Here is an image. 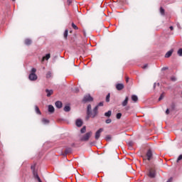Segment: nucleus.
Returning <instances> with one entry per match:
<instances>
[{"label":"nucleus","mask_w":182,"mask_h":182,"mask_svg":"<svg viewBox=\"0 0 182 182\" xmlns=\"http://www.w3.org/2000/svg\"><path fill=\"white\" fill-rule=\"evenodd\" d=\"M87 120H89L90 117H96V116H97V107H95L92 112V105H88L87 107Z\"/></svg>","instance_id":"nucleus-1"},{"label":"nucleus","mask_w":182,"mask_h":182,"mask_svg":"<svg viewBox=\"0 0 182 182\" xmlns=\"http://www.w3.org/2000/svg\"><path fill=\"white\" fill-rule=\"evenodd\" d=\"M93 134V132L91 131L89 132H87L85 134H84L82 136L80 137L81 141H89V139L90 137H92V135Z\"/></svg>","instance_id":"nucleus-2"},{"label":"nucleus","mask_w":182,"mask_h":182,"mask_svg":"<svg viewBox=\"0 0 182 182\" xmlns=\"http://www.w3.org/2000/svg\"><path fill=\"white\" fill-rule=\"evenodd\" d=\"M31 170L33 171L34 178H36L38 182H42L41 178L39 177V175H38V171L35 170V165L31 166Z\"/></svg>","instance_id":"nucleus-3"},{"label":"nucleus","mask_w":182,"mask_h":182,"mask_svg":"<svg viewBox=\"0 0 182 182\" xmlns=\"http://www.w3.org/2000/svg\"><path fill=\"white\" fill-rule=\"evenodd\" d=\"M103 132V129L100 128L95 132V140H99L100 138V134H102V132Z\"/></svg>","instance_id":"nucleus-4"},{"label":"nucleus","mask_w":182,"mask_h":182,"mask_svg":"<svg viewBox=\"0 0 182 182\" xmlns=\"http://www.w3.org/2000/svg\"><path fill=\"white\" fill-rule=\"evenodd\" d=\"M93 97L90 96V95H85L83 98V102L86 103V102H92Z\"/></svg>","instance_id":"nucleus-5"},{"label":"nucleus","mask_w":182,"mask_h":182,"mask_svg":"<svg viewBox=\"0 0 182 182\" xmlns=\"http://www.w3.org/2000/svg\"><path fill=\"white\" fill-rule=\"evenodd\" d=\"M28 79H30L32 81L37 80L38 75H36V74L31 73L28 76Z\"/></svg>","instance_id":"nucleus-6"},{"label":"nucleus","mask_w":182,"mask_h":182,"mask_svg":"<svg viewBox=\"0 0 182 182\" xmlns=\"http://www.w3.org/2000/svg\"><path fill=\"white\" fill-rule=\"evenodd\" d=\"M146 157H147V160L150 161L151 160V158L153 157V153L151 152V150H148L147 153H146Z\"/></svg>","instance_id":"nucleus-7"},{"label":"nucleus","mask_w":182,"mask_h":182,"mask_svg":"<svg viewBox=\"0 0 182 182\" xmlns=\"http://www.w3.org/2000/svg\"><path fill=\"white\" fill-rule=\"evenodd\" d=\"M75 124L77 127H82V126L83 125V121H82V119H77L75 122Z\"/></svg>","instance_id":"nucleus-8"},{"label":"nucleus","mask_w":182,"mask_h":182,"mask_svg":"<svg viewBox=\"0 0 182 182\" xmlns=\"http://www.w3.org/2000/svg\"><path fill=\"white\" fill-rule=\"evenodd\" d=\"M149 177H151V178H154V177H156V171L154 169H151L149 171Z\"/></svg>","instance_id":"nucleus-9"},{"label":"nucleus","mask_w":182,"mask_h":182,"mask_svg":"<svg viewBox=\"0 0 182 182\" xmlns=\"http://www.w3.org/2000/svg\"><path fill=\"white\" fill-rule=\"evenodd\" d=\"M46 92H47V97H50L52 95H53V90H46Z\"/></svg>","instance_id":"nucleus-10"},{"label":"nucleus","mask_w":182,"mask_h":182,"mask_svg":"<svg viewBox=\"0 0 182 182\" xmlns=\"http://www.w3.org/2000/svg\"><path fill=\"white\" fill-rule=\"evenodd\" d=\"M116 89L118 90H123V89H124V85L123 84H117Z\"/></svg>","instance_id":"nucleus-11"},{"label":"nucleus","mask_w":182,"mask_h":182,"mask_svg":"<svg viewBox=\"0 0 182 182\" xmlns=\"http://www.w3.org/2000/svg\"><path fill=\"white\" fill-rule=\"evenodd\" d=\"M127 103H129V97H125V100L122 102V105L124 107L127 106Z\"/></svg>","instance_id":"nucleus-12"},{"label":"nucleus","mask_w":182,"mask_h":182,"mask_svg":"<svg viewBox=\"0 0 182 182\" xmlns=\"http://www.w3.org/2000/svg\"><path fill=\"white\" fill-rule=\"evenodd\" d=\"M132 100L134 103H136V102L139 100V97H137V95H132Z\"/></svg>","instance_id":"nucleus-13"},{"label":"nucleus","mask_w":182,"mask_h":182,"mask_svg":"<svg viewBox=\"0 0 182 182\" xmlns=\"http://www.w3.org/2000/svg\"><path fill=\"white\" fill-rule=\"evenodd\" d=\"M173 49H171V50L168 51L166 54H165V58H170V56H171V55H173Z\"/></svg>","instance_id":"nucleus-14"},{"label":"nucleus","mask_w":182,"mask_h":182,"mask_svg":"<svg viewBox=\"0 0 182 182\" xmlns=\"http://www.w3.org/2000/svg\"><path fill=\"white\" fill-rule=\"evenodd\" d=\"M62 105H63L62 102H60V101H57V102H55V107H56L58 109H61Z\"/></svg>","instance_id":"nucleus-15"},{"label":"nucleus","mask_w":182,"mask_h":182,"mask_svg":"<svg viewBox=\"0 0 182 182\" xmlns=\"http://www.w3.org/2000/svg\"><path fill=\"white\" fill-rule=\"evenodd\" d=\"M45 59H46V60H49V59H50V54L48 53V54L46 55L45 57H43V58H42V62H44V61H45Z\"/></svg>","instance_id":"nucleus-16"},{"label":"nucleus","mask_w":182,"mask_h":182,"mask_svg":"<svg viewBox=\"0 0 182 182\" xmlns=\"http://www.w3.org/2000/svg\"><path fill=\"white\" fill-rule=\"evenodd\" d=\"M48 112L50 113H53L55 112V107L53 105H48Z\"/></svg>","instance_id":"nucleus-17"},{"label":"nucleus","mask_w":182,"mask_h":182,"mask_svg":"<svg viewBox=\"0 0 182 182\" xmlns=\"http://www.w3.org/2000/svg\"><path fill=\"white\" fill-rule=\"evenodd\" d=\"M32 43V40L31 39H29V38H26L25 40V44L27 45V46H29Z\"/></svg>","instance_id":"nucleus-18"},{"label":"nucleus","mask_w":182,"mask_h":182,"mask_svg":"<svg viewBox=\"0 0 182 182\" xmlns=\"http://www.w3.org/2000/svg\"><path fill=\"white\" fill-rule=\"evenodd\" d=\"M63 110H64V112H70V106L65 105Z\"/></svg>","instance_id":"nucleus-19"},{"label":"nucleus","mask_w":182,"mask_h":182,"mask_svg":"<svg viewBox=\"0 0 182 182\" xmlns=\"http://www.w3.org/2000/svg\"><path fill=\"white\" fill-rule=\"evenodd\" d=\"M105 116H106V117H110V116H112V111L109 110V111L105 112Z\"/></svg>","instance_id":"nucleus-20"},{"label":"nucleus","mask_w":182,"mask_h":182,"mask_svg":"<svg viewBox=\"0 0 182 182\" xmlns=\"http://www.w3.org/2000/svg\"><path fill=\"white\" fill-rule=\"evenodd\" d=\"M35 110H36V112L37 113V114H41L39 107H38V106H36V105L35 106Z\"/></svg>","instance_id":"nucleus-21"},{"label":"nucleus","mask_w":182,"mask_h":182,"mask_svg":"<svg viewBox=\"0 0 182 182\" xmlns=\"http://www.w3.org/2000/svg\"><path fill=\"white\" fill-rule=\"evenodd\" d=\"M46 77H47V79L52 77V72L48 71L46 74Z\"/></svg>","instance_id":"nucleus-22"},{"label":"nucleus","mask_w":182,"mask_h":182,"mask_svg":"<svg viewBox=\"0 0 182 182\" xmlns=\"http://www.w3.org/2000/svg\"><path fill=\"white\" fill-rule=\"evenodd\" d=\"M42 122H43V124H48L49 123V119H46L43 118L42 119Z\"/></svg>","instance_id":"nucleus-23"},{"label":"nucleus","mask_w":182,"mask_h":182,"mask_svg":"<svg viewBox=\"0 0 182 182\" xmlns=\"http://www.w3.org/2000/svg\"><path fill=\"white\" fill-rule=\"evenodd\" d=\"M160 14L163 16L165 15V11H164V9H163V7H161L160 8Z\"/></svg>","instance_id":"nucleus-24"},{"label":"nucleus","mask_w":182,"mask_h":182,"mask_svg":"<svg viewBox=\"0 0 182 182\" xmlns=\"http://www.w3.org/2000/svg\"><path fill=\"white\" fill-rule=\"evenodd\" d=\"M105 139H106L107 141H110V140H112V136L107 135V136L105 137Z\"/></svg>","instance_id":"nucleus-25"},{"label":"nucleus","mask_w":182,"mask_h":182,"mask_svg":"<svg viewBox=\"0 0 182 182\" xmlns=\"http://www.w3.org/2000/svg\"><path fill=\"white\" fill-rule=\"evenodd\" d=\"M68 30H65V32H64V38L65 39H68Z\"/></svg>","instance_id":"nucleus-26"},{"label":"nucleus","mask_w":182,"mask_h":182,"mask_svg":"<svg viewBox=\"0 0 182 182\" xmlns=\"http://www.w3.org/2000/svg\"><path fill=\"white\" fill-rule=\"evenodd\" d=\"M106 102H110V94H108L106 97Z\"/></svg>","instance_id":"nucleus-27"},{"label":"nucleus","mask_w":182,"mask_h":182,"mask_svg":"<svg viewBox=\"0 0 182 182\" xmlns=\"http://www.w3.org/2000/svg\"><path fill=\"white\" fill-rule=\"evenodd\" d=\"M178 56H182V48H180L177 52Z\"/></svg>","instance_id":"nucleus-28"},{"label":"nucleus","mask_w":182,"mask_h":182,"mask_svg":"<svg viewBox=\"0 0 182 182\" xmlns=\"http://www.w3.org/2000/svg\"><path fill=\"white\" fill-rule=\"evenodd\" d=\"M81 133H86V127H83L81 130H80Z\"/></svg>","instance_id":"nucleus-29"},{"label":"nucleus","mask_w":182,"mask_h":182,"mask_svg":"<svg viewBox=\"0 0 182 182\" xmlns=\"http://www.w3.org/2000/svg\"><path fill=\"white\" fill-rule=\"evenodd\" d=\"M163 99H164V94H161L159 98V101L160 102V100H163Z\"/></svg>","instance_id":"nucleus-30"},{"label":"nucleus","mask_w":182,"mask_h":182,"mask_svg":"<svg viewBox=\"0 0 182 182\" xmlns=\"http://www.w3.org/2000/svg\"><path fill=\"white\" fill-rule=\"evenodd\" d=\"M72 27L73 28V29H75L76 31L79 29V28H77L74 23H72Z\"/></svg>","instance_id":"nucleus-31"},{"label":"nucleus","mask_w":182,"mask_h":182,"mask_svg":"<svg viewBox=\"0 0 182 182\" xmlns=\"http://www.w3.org/2000/svg\"><path fill=\"white\" fill-rule=\"evenodd\" d=\"M181 160H182V154H181V155L178 157V159H177V160H176V162L178 163V161H181Z\"/></svg>","instance_id":"nucleus-32"},{"label":"nucleus","mask_w":182,"mask_h":182,"mask_svg":"<svg viewBox=\"0 0 182 182\" xmlns=\"http://www.w3.org/2000/svg\"><path fill=\"white\" fill-rule=\"evenodd\" d=\"M122 118V113H117V119H121Z\"/></svg>","instance_id":"nucleus-33"},{"label":"nucleus","mask_w":182,"mask_h":182,"mask_svg":"<svg viewBox=\"0 0 182 182\" xmlns=\"http://www.w3.org/2000/svg\"><path fill=\"white\" fill-rule=\"evenodd\" d=\"M105 123H107V124H109V123H112V119H108L105 121Z\"/></svg>","instance_id":"nucleus-34"},{"label":"nucleus","mask_w":182,"mask_h":182,"mask_svg":"<svg viewBox=\"0 0 182 182\" xmlns=\"http://www.w3.org/2000/svg\"><path fill=\"white\" fill-rule=\"evenodd\" d=\"M101 106H103V102H100V103L97 105V110L99 109V107H101Z\"/></svg>","instance_id":"nucleus-35"},{"label":"nucleus","mask_w":182,"mask_h":182,"mask_svg":"<svg viewBox=\"0 0 182 182\" xmlns=\"http://www.w3.org/2000/svg\"><path fill=\"white\" fill-rule=\"evenodd\" d=\"M31 73H33V74L36 73V68H32Z\"/></svg>","instance_id":"nucleus-36"},{"label":"nucleus","mask_w":182,"mask_h":182,"mask_svg":"<svg viewBox=\"0 0 182 182\" xmlns=\"http://www.w3.org/2000/svg\"><path fill=\"white\" fill-rule=\"evenodd\" d=\"M171 109H172V110H174V109H176V105H175L174 104H172V105H171Z\"/></svg>","instance_id":"nucleus-37"},{"label":"nucleus","mask_w":182,"mask_h":182,"mask_svg":"<svg viewBox=\"0 0 182 182\" xmlns=\"http://www.w3.org/2000/svg\"><path fill=\"white\" fill-rule=\"evenodd\" d=\"M166 114H170V109H167L166 110Z\"/></svg>","instance_id":"nucleus-38"},{"label":"nucleus","mask_w":182,"mask_h":182,"mask_svg":"<svg viewBox=\"0 0 182 182\" xmlns=\"http://www.w3.org/2000/svg\"><path fill=\"white\" fill-rule=\"evenodd\" d=\"M67 2L68 5H70V4H72V0H67Z\"/></svg>","instance_id":"nucleus-39"},{"label":"nucleus","mask_w":182,"mask_h":182,"mask_svg":"<svg viewBox=\"0 0 182 182\" xmlns=\"http://www.w3.org/2000/svg\"><path fill=\"white\" fill-rule=\"evenodd\" d=\"M171 80H173V82H176V78L175 77H172L171 78Z\"/></svg>","instance_id":"nucleus-40"},{"label":"nucleus","mask_w":182,"mask_h":182,"mask_svg":"<svg viewBox=\"0 0 182 182\" xmlns=\"http://www.w3.org/2000/svg\"><path fill=\"white\" fill-rule=\"evenodd\" d=\"M147 66H148V65H147V64H145V65L142 67V68H143V69H146Z\"/></svg>","instance_id":"nucleus-41"},{"label":"nucleus","mask_w":182,"mask_h":182,"mask_svg":"<svg viewBox=\"0 0 182 182\" xmlns=\"http://www.w3.org/2000/svg\"><path fill=\"white\" fill-rule=\"evenodd\" d=\"M129 148L132 149V146H133V142H130V143L129 144Z\"/></svg>","instance_id":"nucleus-42"},{"label":"nucleus","mask_w":182,"mask_h":182,"mask_svg":"<svg viewBox=\"0 0 182 182\" xmlns=\"http://www.w3.org/2000/svg\"><path fill=\"white\" fill-rule=\"evenodd\" d=\"M70 151V149H66L65 150V154H68V153H69Z\"/></svg>","instance_id":"nucleus-43"},{"label":"nucleus","mask_w":182,"mask_h":182,"mask_svg":"<svg viewBox=\"0 0 182 182\" xmlns=\"http://www.w3.org/2000/svg\"><path fill=\"white\" fill-rule=\"evenodd\" d=\"M169 28L171 29V31H173L174 29L173 26H170Z\"/></svg>","instance_id":"nucleus-44"},{"label":"nucleus","mask_w":182,"mask_h":182,"mask_svg":"<svg viewBox=\"0 0 182 182\" xmlns=\"http://www.w3.org/2000/svg\"><path fill=\"white\" fill-rule=\"evenodd\" d=\"M79 92V88H75V92L77 93Z\"/></svg>","instance_id":"nucleus-45"},{"label":"nucleus","mask_w":182,"mask_h":182,"mask_svg":"<svg viewBox=\"0 0 182 182\" xmlns=\"http://www.w3.org/2000/svg\"><path fill=\"white\" fill-rule=\"evenodd\" d=\"M167 69V68H163L162 70H166Z\"/></svg>","instance_id":"nucleus-46"},{"label":"nucleus","mask_w":182,"mask_h":182,"mask_svg":"<svg viewBox=\"0 0 182 182\" xmlns=\"http://www.w3.org/2000/svg\"><path fill=\"white\" fill-rule=\"evenodd\" d=\"M166 182H171V179L168 180Z\"/></svg>","instance_id":"nucleus-47"},{"label":"nucleus","mask_w":182,"mask_h":182,"mask_svg":"<svg viewBox=\"0 0 182 182\" xmlns=\"http://www.w3.org/2000/svg\"><path fill=\"white\" fill-rule=\"evenodd\" d=\"M126 82H129V78H127V79H126Z\"/></svg>","instance_id":"nucleus-48"},{"label":"nucleus","mask_w":182,"mask_h":182,"mask_svg":"<svg viewBox=\"0 0 182 182\" xmlns=\"http://www.w3.org/2000/svg\"><path fill=\"white\" fill-rule=\"evenodd\" d=\"M84 35H85V36H86V32H85V31H84Z\"/></svg>","instance_id":"nucleus-49"},{"label":"nucleus","mask_w":182,"mask_h":182,"mask_svg":"<svg viewBox=\"0 0 182 182\" xmlns=\"http://www.w3.org/2000/svg\"><path fill=\"white\" fill-rule=\"evenodd\" d=\"M154 87H156V83H154Z\"/></svg>","instance_id":"nucleus-50"},{"label":"nucleus","mask_w":182,"mask_h":182,"mask_svg":"<svg viewBox=\"0 0 182 182\" xmlns=\"http://www.w3.org/2000/svg\"><path fill=\"white\" fill-rule=\"evenodd\" d=\"M181 132H182V128H181Z\"/></svg>","instance_id":"nucleus-51"},{"label":"nucleus","mask_w":182,"mask_h":182,"mask_svg":"<svg viewBox=\"0 0 182 182\" xmlns=\"http://www.w3.org/2000/svg\"><path fill=\"white\" fill-rule=\"evenodd\" d=\"M12 1H15V0H12Z\"/></svg>","instance_id":"nucleus-52"}]
</instances>
